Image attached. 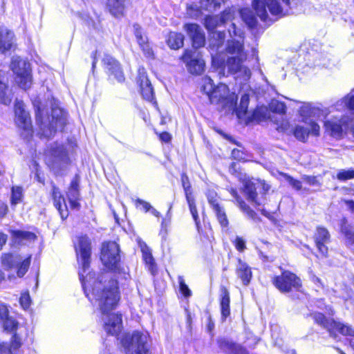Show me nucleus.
<instances>
[{"label": "nucleus", "instance_id": "nucleus-1", "mask_svg": "<svg viewBox=\"0 0 354 354\" xmlns=\"http://www.w3.org/2000/svg\"><path fill=\"white\" fill-rule=\"evenodd\" d=\"M75 248L82 266L79 275L84 293L91 302L97 305L104 330L117 335L122 328V315L112 310L120 300L118 283L109 273H102L95 277V274L89 270L91 241L88 236L78 237Z\"/></svg>", "mask_w": 354, "mask_h": 354}, {"label": "nucleus", "instance_id": "nucleus-2", "mask_svg": "<svg viewBox=\"0 0 354 354\" xmlns=\"http://www.w3.org/2000/svg\"><path fill=\"white\" fill-rule=\"evenodd\" d=\"M228 32L232 39L227 41L225 48L226 52L230 55L227 59L226 66L232 73H240L245 80H248L251 75V72L243 64L248 57L243 47L244 32L234 23L231 24Z\"/></svg>", "mask_w": 354, "mask_h": 354}, {"label": "nucleus", "instance_id": "nucleus-3", "mask_svg": "<svg viewBox=\"0 0 354 354\" xmlns=\"http://www.w3.org/2000/svg\"><path fill=\"white\" fill-rule=\"evenodd\" d=\"M230 172L235 176L243 183V192L247 196V199L254 205L260 206L265 203L266 198L264 195L270 189V186L265 181H258L254 183L248 179L246 174L243 173L239 167V164L232 162L229 168Z\"/></svg>", "mask_w": 354, "mask_h": 354}, {"label": "nucleus", "instance_id": "nucleus-4", "mask_svg": "<svg viewBox=\"0 0 354 354\" xmlns=\"http://www.w3.org/2000/svg\"><path fill=\"white\" fill-rule=\"evenodd\" d=\"M202 89L209 97L212 104L219 105L222 109H228L234 111L236 103L237 97L234 93H230L226 84H220L214 86L213 80L205 77L203 80Z\"/></svg>", "mask_w": 354, "mask_h": 354}, {"label": "nucleus", "instance_id": "nucleus-5", "mask_svg": "<svg viewBox=\"0 0 354 354\" xmlns=\"http://www.w3.org/2000/svg\"><path fill=\"white\" fill-rule=\"evenodd\" d=\"M290 0H253L252 7L259 18L264 21L272 15L282 17L286 14Z\"/></svg>", "mask_w": 354, "mask_h": 354}, {"label": "nucleus", "instance_id": "nucleus-6", "mask_svg": "<svg viewBox=\"0 0 354 354\" xmlns=\"http://www.w3.org/2000/svg\"><path fill=\"white\" fill-rule=\"evenodd\" d=\"M125 354H149V337L147 333L134 331L122 340Z\"/></svg>", "mask_w": 354, "mask_h": 354}, {"label": "nucleus", "instance_id": "nucleus-7", "mask_svg": "<svg viewBox=\"0 0 354 354\" xmlns=\"http://www.w3.org/2000/svg\"><path fill=\"white\" fill-rule=\"evenodd\" d=\"M328 114L326 109H322L313 106L311 103L304 102L299 109V121L311 128V132L317 136L319 133V126L315 120L326 117Z\"/></svg>", "mask_w": 354, "mask_h": 354}, {"label": "nucleus", "instance_id": "nucleus-8", "mask_svg": "<svg viewBox=\"0 0 354 354\" xmlns=\"http://www.w3.org/2000/svg\"><path fill=\"white\" fill-rule=\"evenodd\" d=\"M310 316L316 324L327 329L332 337H336V330L343 335L354 337V328L350 325L327 319L320 313H313Z\"/></svg>", "mask_w": 354, "mask_h": 354}, {"label": "nucleus", "instance_id": "nucleus-9", "mask_svg": "<svg viewBox=\"0 0 354 354\" xmlns=\"http://www.w3.org/2000/svg\"><path fill=\"white\" fill-rule=\"evenodd\" d=\"M120 248L115 242L109 241L102 244L100 259L107 269L120 272Z\"/></svg>", "mask_w": 354, "mask_h": 354}, {"label": "nucleus", "instance_id": "nucleus-10", "mask_svg": "<svg viewBox=\"0 0 354 354\" xmlns=\"http://www.w3.org/2000/svg\"><path fill=\"white\" fill-rule=\"evenodd\" d=\"M10 68L16 75V82L23 89L30 87L32 77L30 74V64L18 56H13L10 64Z\"/></svg>", "mask_w": 354, "mask_h": 354}, {"label": "nucleus", "instance_id": "nucleus-11", "mask_svg": "<svg viewBox=\"0 0 354 354\" xmlns=\"http://www.w3.org/2000/svg\"><path fill=\"white\" fill-rule=\"evenodd\" d=\"M273 285L281 292L299 290L301 288V281L295 274L286 270L281 275L272 278Z\"/></svg>", "mask_w": 354, "mask_h": 354}, {"label": "nucleus", "instance_id": "nucleus-12", "mask_svg": "<svg viewBox=\"0 0 354 354\" xmlns=\"http://www.w3.org/2000/svg\"><path fill=\"white\" fill-rule=\"evenodd\" d=\"M66 123V115L64 111L59 108L52 109V121L49 127H41L42 134L46 137H51L59 129H62Z\"/></svg>", "mask_w": 354, "mask_h": 354}, {"label": "nucleus", "instance_id": "nucleus-13", "mask_svg": "<svg viewBox=\"0 0 354 354\" xmlns=\"http://www.w3.org/2000/svg\"><path fill=\"white\" fill-rule=\"evenodd\" d=\"M181 59L186 64L188 70L192 74H201L205 67V62L201 56L193 53L190 50H186L181 57Z\"/></svg>", "mask_w": 354, "mask_h": 354}, {"label": "nucleus", "instance_id": "nucleus-14", "mask_svg": "<svg viewBox=\"0 0 354 354\" xmlns=\"http://www.w3.org/2000/svg\"><path fill=\"white\" fill-rule=\"evenodd\" d=\"M348 118L343 117L341 119L332 118L324 121L326 131L332 136L339 137L342 135L343 129H348Z\"/></svg>", "mask_w": 354, "mask_h": 354}, {"label": "nucleus", "instance_id": "nucleus-15", "mask_svg": "<svg viewBox=\"0 0 354 354\" xmlns=\"http://www.w3.org/2000/svg\"><path fill=\"white\" fill-rule=\"evenodd\" d=\"M23 102H17L15 104V123L17 127L25 131L31 130V120L29 113L25 110Z\"/></svg>", "mask_w": 354, "mask_h": 354}, {"label": "nucleus", "instance_id": "nucleus-16", "mask_svg": "<svg viewBox=\"0 0 354 354\" xmlns=\"http://www.w3.org/2000/svg\"><path fill=\"white\" fill-rule=\"evenodd\" d=\"M16 38L14 32L5 26H0V54L15 49Z\"/></svg>", "mask_w": 354, "mask_h": 354}, {"label": "nucleus", "instance_id": "nucleus-17", "mask_svg": "<svg viewBox=\"0 0 354 354\" xmlns=\"http://www.w3.org/2000/svg\"><path fill=\"white\" fill-rule=\"evenodd\" d=\"M80 177L76 174L66 191V197L72 209H79L80 207Z\"/></svg>", "mask_w": 354, "mask_h": 354}, {"label": "nucleus", "instance_id": "nucleus-18", "mask_svg": "<svg viewBox=\"0 0 354 354\" xmlns=\"http://www.w3.org/2000/svg\"><path fill=\"white\" fill-rule=\"evenodd\" d=\"M184 29L192 39L194 48H198L205 45V34L198 25L196 24H187L184 26Z\"/></svg>", "mask_w": 354, "mask_h": 354}, {"label": "nucleus", "instance_id": "nucleus-19", "mask_svg": "<svg viewBox=\"0 0 354 354\" xmlns=\"http://www.w3.org/2000/svg\"><path fill=\"white\" fill-rule=\"evenodd\" d=\"M316 247L323 257L328 254L327 244L330 242V235L328 230L323 227H317L314 234Z\"/></svg>", "mask_w": 354, "mask_h": 354}, {"label": "nucleus", "instance_id": "nucleus-20", "mask_svg": "<svg viewBox=\"0 0 354 354\" xmlns=\"http://www.w3.org/2000/svg\"><path fill=\"white\" fill-rule=\"evenodd\" d=\"M225 40V33L221 31L212 32L209 40V47L211 50L212 62L215 63L216 59L220 56L218 53L223 50V44Z\"/></svg>", "mask_w": 354, "mask_h": 354}, {"label": "nucleus", "instance_id": "nucleus-21", "mask_svg": "<svg viewBox=\"0 0 354 354\" xmlns=\"http://www.w3.org/2000/svg\"><path fill=\"white\" fill-rule=\"evenodd\" d=\"M138 82L140 84V91L143 98L147 101L152 102L154 99L153 89L147 76L145 75L144 68L139 70Z\"/></svg>", "mask_w": 354, "mask_h": 354}, {"label": "nucleus", "instance_id": "nucleus-22", "mask_svg": "<svg viewBox=\"0 0 354 354\" xmlns=\"http://www.w3.org/2000/svg\"><path fill=\"white\" fill-rule=\"evenodd\" d=\"M11 236L14 243L17 245H28L37 239L35 233L26 230H12Z\"/></svg>", "mask_w": 354, "mask_h": 354}, {"label": "nucleus", "instance_id": "nucleus-23", "mask_svg": "<svg viewBox=\"0 0 354 354\" xmlns=\"http://www.w3.org/2000/svg\"><path fill=\"white\" fill-rule=\"evenodd\" d=\"M102 62L111 75L118 81L122 82L124 80L123 72L121 69L120 64L113 57L109 55H105Z\"/></svg>", "mask_w": 354, "mask_h": 354}, {"label": "nucleus", "instance_id": "nucleus-24", "mask_svg": "<svg viewBox=\"0 0 354 354\" xmlns=\"http://www.w3.org/2000/svg\"><path fill=\"white\" fill-rule=\"evenodd\" d=\"M52 197L54 202V205L59 211L62 219L68 217V207L66 204L65 199L59 191V189L52 183Z\"/></svg>", "mask_w": 354, "mask_h": 354}, {"label": "nucleus", "instance_id": "nucleus-25", "mask_svg": "<svg viewBox=\"0 0 354 354\" xmlns=\"http://www.w3.org/2000/svg\"><path fill=\"white\" fill-rule=\"evenodd\" d=\"M236 274L244 286H248L250 283L252 277L251 268L241 259H238L236 266Z\"/></svg>", "mask_w": 354, "mask_h": 354}, {"label": "nucleus", "instance_id": "nucleus-26", "mask_svg": "<svg viewBox=\"0 0 354 354\" xmlns=\"http://www.w3.org/2000/svg\"><path fill=\"white\" fill-rule=\"evenodd\" d=\"M229 192L232 196L234 198L236 203L241 209V210L245 213L250 218H252L254 221H257V214L254 210H252L241 198V196L238 194L237 191L234 188H230Z\"/></svg>", "mask_w": 354, "mask_h": 354}, {"label": "nucleus", "instance_id": "nucleus-27", "mask_svg": "<svg viewBox=\"0 0 354 354\" xmlns=\"http://www.w3.org/2000/svg\"><path fill=\"white\" fill-rule=\"evenodd\" d=\"M230 292L225 286H221L220 294V306L221 317L223 320H225L226 318L228 317L230 315Z\"/></svg>", "mask_w": 354, "mask_h": 354}, {"label": "nucleus", "instance_id": "nucleus-28", "mask_svg": "<svg viewBox=\"0 0 354 354\" xmlns=\"http://www.w3.org/2000/svg\"><path fill=\"white\" fill-rule=\"evenodd\" d=\"M219 345L221 348L227 354H248L245 348L228 340H221Z\"/></svg>", "mask_w": 354, "mask_h": 354}, {"label": "nucleus", "instance_id": "nucleus-29", "mask_svg": "<svg viewBox=\"0 0 354 354\" xmlns=\"http://www.w3.org/2000/svg\"><path fill=\"white\" fill-rule=\"evenodd\" d=\"M341 103L344 104L350 113L353 115V118L348 122L349 127L348 130L350 131L354 137V88L344 97Z\"/></svg>", "mask_w": 354, "mask_h": 354}, {"label": "nucleus", "instance_id": "nucleus-30", "mask_svg": "<svg viewBox=\"0 0 354 354\" xmlns=\"http://www.w3.org/2000/svg\"><path fill=\"white\" fill-rule=\"evenodd\" d=\"M292 131L295 137L301 142H306L310 135L314 136L311 132L310 127L304 123L297 124Z\"/></svg>", "mask_w": 354, "mask_h": 354}, {"label": "nucleus", "instance_id": "nucleus-31", "mask_svg": "<svg viewBox=\"0 0 354 354\" xmlns=\"http://www.w3.org/2000/svg\"><path fill=\"white\" fill-rule=\"evenodd\" d=\"M7 78L3 71H0V102L4 104H9L12 98L7 94Z\"/></svg>", "mask_w": 354, "mask_h": 354}, {"label": "nucleus", "instance_id": "nucleus-32", "mask_svg": "<svg viewBox=\"0 0 354 354\" xmlns=\"http://www.w3.org/2000/svg\"><path fill=\"white\" fill-rule=\"evenodd\" d=\"M126 0H108L107 6L110 12L115 17L123 15Z\"/></svg>", "mask_w": 354, "mask_h": 354}, {"label": "nucleus", "instance_id": "nucleus-33", "mask_svg": "<svg viewBox=\"0 0 354 354\" xmlns=\"http://www.w3.org/2000/svg\"><path fill=\"white\" fill-rule=\"evenodd\" d=\"M140 246L142 253V257L146 264L148 265L151 272L153 274L155 272L156 265L151 250L145 243H140Z\"/></svg>", "mask_w": 354, "mask_h": 354}, {"label": "nucleus", "instance_id": "nucleus-34", "mask_svg": "<svg viewBox=\"0 0 354 354\" xmlns=\"http://www.w3.org/2000/svg\"><path fill=\"white\" fill-rule=\"evenodd\" d=\"M167 42L168 46L171 49H179L183 46L184 35L181 33L175 32H170L168 36Z\"/></svg>", "mask_w": 354, "mask_h": 354}, {"label": "nucleus", "instance_id": "nucleus-35", "mask_svg": "<svg viewBox=\"0 0 354 354\" xmlns=\"http://www.w3.org/2000/svg\"><path fill=\"white\" fill-rule=\"evenodd\" d=\"M249 100V95L248 94H244L243 95H242L240 101V104L239 107L236 109V114L239 118L247 119V117L250 115L248 111Z\"/></svg>", "mask_w": 354, "mask_h": 354}, {"label": "nucleus", "instance_id": "nucleus-36", "mask_svg": "<svg viewBox=\"0 0 354 354\" xmlns=\"http://www.w3.org/2000/svg\"><path fill=\"white\" fill-rule=\"evenodd\" d=\"M21 261V257L19 255H13L11 254H4L2 256V263L8 268L18 266Z\"/></svg>", "mask_w": 354, "mask_h": 354}, {"label": "nucleus", "instance_id": "nucleus-37", "mask_svg": "<svg viewBox=\"0 0 354 354\" xmlns=\"http://www.w3.org/2000/svg\"><path fill=\"white\" fill-rule=\"evenodd\" d=\"M224 0H201V8L209 12H214L219 8Z\"/></svg>", "mask_w": 354, "mask_h": 354}, {"label": "nucleus", "instance_id": "nucleus-38", "mask_svg": "<svg viewBox=\"0 0 354 354\" xmlns=\"http://www.w3.org/2000/svg\"><path fill=\"white\" fill-rule=\"evenodd\" d=\"M76 144L73 142H70L66 146H58L56 149H53V153L51 155H68L70 153H75L77 151L75 150Z\"/></svg>", "mask_w": 354, "mask_h": 354}, {"label": "nucleus", "instance_id": "nucleus-39", "mask_svg": "<svg viewBox=\"0 0 354 354\" xmlns=\"http://www.w3.org/2000/svg\"><path fill=\"white\" fill-rule=\"evenodd\" d=\"M240 15L245 23L250 28L256 26L257 20L252 11L248 8L241 9Z\"/></svg>", "mask_w": 354, "mask_h": 354}, {"label": "nucleus", "instance_id": "nucleus-40", "mask_svg": "<svg viewBox=\"0 0 354 354\" xmlns=\"http://www.w3.org/2000/svg\"><path fill=\"white\" fill-rule=\"evenodd\" d=\"M341 231L346 239L351 243H354V232L346 219H342L341 223Z\"/></svg>", "mask_w": 354, "mask_h": 354}, {"label": "nucleus", "instance_id": "nucleus-41", "mask_svg": "<svg viewBox=\"0 0 354 354\" xmlns=\"http://www.w3.org/2000/svg\"><path fill=\"white\" fill-rule=\"evenodd\" d=\"M213 210L221 226L223 228L227 227L229 221L224 209L221 206H216Z\"/></svg>", "mask_w": 354, "mask_h": 354}, {"label": "nucleus", "instance_id": "nucleus-42", "mask_svg": "<svg viewBox=\"0 0 354 354\" xmlns=\"http://www.w3.org/2000/svg\"><path fill=\"white\" fill-rule=\"evenodd\" d=\"M268 110L266 107H259L253 111L252 115H248L249 120L261 121L267 118Z\"/></svg>", "mask_w": 354, "mask_h": 354}, {"label": "nucleus", "instance_id": "nucleus-43", "mask_svg": "<svg viewBox=\"0 0 354 354\" xmlns=\"http://www.w3.org/2000/svg\"><path fill=\"white\" fill-rule=\"evenodd\" d=\"M1 322H3V328L5 330L15 333L18 327V322L15 319L9 317V313L8 314L7 317L4 319H1Z\"/></svg>", "mask_w": 354, "mask_h": 354}, {"label": "nucleus", "instance_id": "nucleus-44", "mask_svg": "<svg viewBox=\"0 0 354 354\" xmlns=\"http://www.w3.org/2000/svg\"><path fill=\"white\" fill-rule=\"evenodd\" d=\"M205 28L209 31H213L218 26L222 24L218 16H207L204 22Z\"/></svg>", "mask_w": 354, "mask_h": 354}, {"label": "nucleus", "instance_id": "nucleus-45", "mask_svg": "<svg viewBox=\"0 0 354 354\" xmlns=\"http://www.w3.org/2000/svg\"><path fill=\"white\" fill-rule=\"evenodd\" d=\"M271 111L279 114H284L286 111V106L283 102L276 100H272L269 105Z\"/></svg>", "mask_w": 354, "mask_h": 354}, {"label": "nucleus", "instance_id": "nucleus-46", "mask_svg": "<svg viewBox=\"0 0 354 354\" xmlns=\"http://www.w3.org/2000/svg\"><path fill=\"white\" fill-rule=\"evenodd\" d=\"M23 197V189L21 187H12L11 194V204L17 205L21 202Z\"/></svg>", "mask_w": 354, "mask_h": 354}, {"label": "nucleus", "instance_id": "nucleus-47", "mask_svg": "<svg viewBox=\"0 0 354 354\" xmlns=\"http://www.w3.org/2000/svg\"><path fill=\"white\" fill-rule=\"evenodd\" d=\"M30 264V257H27L25 259L21 258V261L18 266L15 268H17V275L19 277H22L28 271V269Z\"/></svg>", "mask_w": 354, "mask_h": 354}, {"label": "nucleus", "instance_id": "nucleus-48", "mask_svg": "<svg viewBox=\"0 0 354 354\" xmlns=\"http://www.w3.org/2000/svg\"><path fill=\"white\" fill-rule=\"evenodd\" d=\"M186 200H187V202L189 205V210H190V212L192 215V217L196 223V225H197V227L198 226V223H199V220H198V212H197V209H196V204H195V201H194V198L192 196H187L186 198Z\"/></svg>", "mask_w": 354, "mask_h": 354}, {"label": "nucleus", "instance_id": "nucleus-49", "mask_svg": "<svg viewBox=\"0 0 354 354\" xmlns=\"http://www.w3.org/2000/svg\"><path fill=\"white\" fill-rule=\"evenodd\" d=\"M134 34L140 46L148 43L147 37L143 35L141 27L138 24L133 25Z\"/></svg>", "mask_w": 354, "mask_h": 354}, {"label": "nucleus", "instance_id": "nucleus-50", "mask_svg": "<svg viewBox=\"0 0 354 354\" xmlns=\"http://www.w3.org/2000/svg\"><path fill=\"white\" fill-rule=\"evenodd\" d=\"M279 175L281 176L284 178V180H286L289 183V185H291L296 190L299 191L302 189L301 181L296 180L290 175L283 172H280Z\"/></svg>", "mask_w": 354, "mask_h": 354}, {"label": "nucleus", "instance_id": "nucleus-51", "mask_svg": "<svg viewBox=\"0 0 354 354\" xmlns=\"http://www.w3.org/2000/svg\"><path fill=\"white\" fill-rule=\"evenodd\" d=\"M181 183L185 192V197L192 196V190L188 176L183 173L181 175Z\"/></svg>", "mask_w": 354, "mask_h": 354}, {"label": "nucleus", "instance_id": "nucleus-52", "mask_svg": "<svg viewBox=\"0 0 354 354\" xmlns=\"http://www.w3.org/2000/svg\"><path fill=\"white\" fill-rule=\"evenodd\" d=\"M337 178L341 181H344L349 179L354 178V170L348 169L344 170L341 169L337 174Z\"/></svg>", "mask_w": 354, "mask_h": 354}, {"label": "nucleus", "instance_id": "nucleus-53", "mask_svg": "<svg viewBox=\"0 0 354 354\" xmlns=\"http://www.w3.org/2000/svg\"><path fill=\"white\" fill-rule=\"evenodd\" d=\"M207 198L213 209H215L216 206H220L216 192L209 191L207 194Z\"/></svg>", "mask_w": 354, "mask_h": 354}, {"label": "nucleus", "instance_id": "nucleus-54", "mask_svg": "<svg viewBox=\"0 0 354 354\" xmlns=\"http://www.w3.org/2000/svg\"><path fill=\"white\" fill-rule=\"evenodd\" d=\"M178 283L180 285V290L185 297H189L191 295V291L188 286L185 284L183 277H178Z\"/></svg>", "mask_w": 354, "mask_h": 354}, {"label": "nucleus", "instance_id": "nucleus-55", "mask_svg": "<svg viewBox=\"0 0 354 354\" xmlns=\"http://www.w3.org/2000/svg\"><path fill=\"white\" fill-rule=\"evenodd\" d=\"M19 302L23 308L26 309L29 308L30 305V297L29 294L28 292L22 293L19 299Z\"/></svg>", "mask_w": 354, "mask_h": 354}, {"label": "nucleus", "instance_id": "nucleus-56", "mask_svg": "<svg viewBox=\"0 0 354 354\" xmlns=\"http://www.w3.org/2000/svg\"><path fill=\"white\" fill-rule=\"evenodd\" d=\"M136 205L137 207H140V209L145 212H148L151 208V205L149 203L140 198L136 200Z\"/></svg>", "mask_w": 354, "mask_h": 354}, {"label": "nucleus", "instance_id": "nucleus-57", "mask_svg": "<svg viewBox=\"0 0 354 354\" xmlns=\"http://www.w3.org/2000/svg\"><path fill=\"white\" fill-rule=\"evenodd\" d=\"M234 15V11L231 9L225 10L222 13L221 17H220V21L223 24L225 21L230 20L232 19Z\"/></svg>", "mask_w": 354, "mask_h": 354}, {"label": "nucleus", "instance_id": "nucleus-58", "mask_svg": "<svg viewBox=\"0 0 354 354\" xmlns=\"http://www.w3.org/2000/svg\"><path fill=\"white\" fill-rule=\"evenodd\" d=\"M21 338L15 333L12 339L11 344H10L12 352L18 349L21 346Z\"/></svg>", "mask_w": 354, "mask_h": 354}, {"label": "nucleus", "instance_id": "nucleus-59", "mask_svg": "<svg viewBox=\"0 0 354 354\" xmlns=\"http://www.w3.org/2000/svg\"><path fill=\"white\" fill-rule=\"evenodd\" d=\"M187 14L190 17H192V18H198L201 14V10H198V8H197V6H189L187 8Z\"/></svg>", "mask_w": 354, "mask_h": 354}, {"label": "nucleus", "instance_id": "nucleus-60", "mask_svg": "<svg viewBox=\"0 0 354 354\" xmlns=\"http://www.w3.org/2000/svg\"><path fill=\"white\" fill-rule=\"evenodd\" d=\"M234 245L236 250L240 252H243L245 249V242L241 237H236L234 241Z\"/></svg>", "mask_w": 354, "mask_h": 354}, {"label": "nucleus", "instance_id": "nucleus-61", "mask_svg": "<svg viewBox=\"0 0 354 354\" xmlns=\"http://www.w3.org/2000/svg\"><path fill=\"white\" fill-rule=\"evenodd\" d=\"M309 277L311 281H313L318 288H323L324 284L318 277H317L312 271H309Z\"/></svg>", "mask_w": 354, "mask_h": 354}, {"label": "nucleus", "instance_id": "nucleus-62", "mask_svg": "<svg viewBox=\"0 0 354 354\" xmlns=\"http://www.w3.org/2000/svg\"><path fill=\"white\" fill-rule=\"evenodd\" d=\"M0 354H12V351L8 343L0 344Z\"/></svg>", "mask_w": 354, "mask_h": 354}, {"label": "nucleus", "instance_id": "nucleus-63", "mask_svg": "<svg viewBox=\"0 0 354 354\" xmlns=\"http://www.w3.org/2000/svg\"><path fill=\"white\" fill-rule=\"evenodd\" d=\"M302 179L310 185H319V183L315 176H303Z\"/></svg>", "mask_w": 354, "mask_h": 354}, {"label": "nucleus", "instance_id": "nucleus-64", "mask_svg": "<svg viewBox=\"0 0 354 354\" xmlns=\"http://www.w3.org/2000/svg\"><path fill=\"white\" fill-rule=\"evenodd\" d=\"M140 48H142V50L146 57H151L153 56V50H152L151 48L150 47L149 42L147 43L146 44L142 45L140 46Z\"/></svg>", "mask_w": 354, "mask_h": 354}]
</instances>
